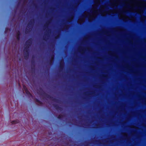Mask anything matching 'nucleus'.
I'll list each match as a JSON object with an SVG mask.
<instances>
[{"label":"nucleus","mask_w":146,"mask_h":146,"mask_svg":"<svg viewBox=\"0 0 146 146\" xmlns=\"http://www.w3.org/2000/svg\"><path fill=\"white\" fill-rule=\"evenodd\" d=\"M42 95L44 96L47 98L56 102H58V101H59L58 100L51 96L50 95L48 94H47L44 92L42 90Z\"/></svg>","instance_id":"nucleus-1"},{"label":"nucleus","mask_w":146,"mask_h":146,"mask_svg":"<svg viewBox=\"0 0 146 146\" xmlns=\"http://www.w3.org/2000/svg\"><path fill=\"white\" fill-rule=\"evenodd\" d=\"M24 57L26 59L28 58L29 56V49L27 47H25L24 50Z\"/></svg>","instance_id":"nucleus-2"},{"label":"nucleus","mask_w":146,"mask_h":146,"mask_svg":"<svg viewBox=\"0 0 146 146\" xmlns=\"http://www.w3.org/2000/svg\"><path fill=\"white\" fill-rule=\"evenodd\" d=\"M23 90L25 91L26 94L28 96H30L31 97H32L33 96L29 91L26 86L23 85Z\"/></svg>","instance_id":"nucleus-3"},{"label":"nucleus","mask_w":146,"mask_h":146,"mask_svg":"<svg viewBox=\"0 0 146 146\" xmlns=\"http://www.w3.org/2000/svg\"><path fill=\"white\" fill-rule=\"evenodd\" d=\"M32 42V39L31 38H30L26 42V47L29 49V47L31 45Z\"/></svg>","instance_id":"nucleus-4"},{"label":"nucleus","mask_w":146,"mask_h":146,"mask_svg":"<svg viewBox=\"0 0 146 146\" xmlns=\"http://www.w3.org/2000/svg\"><path fill=\"white\" fill-rule=\"evenodd\" d=\"M34 23V20H31L27 25V27L28 28L33 25Z\"/></svg>","instance_id":"nucleus-5"},{"label":"nucleus","mask_w":146,"mask_h":146,"mask_svg":"<svg viewBox=\"0 0 146 146\" xmlns=\"http://www.w3.org/2000/svg\"><path fill=\"white\" fill-rule=\"evenodd\" d=\"M53 106L54 108L57 110H61L62 109V108L58 105L53 104Z\"/></svg>","instance_id":"nucleus-6"},{"label":"nucleus","mask_w":146,"mask_h":146,"mask_svg":"<svg viewBox=\"0 0 146 146\" xmlns=\"http://www.w3.org/2000/svg\"><path fill=\"white\" fill-rule=\"evenodd\" d=\"M21 35V33L19 31H18L17 32V34L16 35V38L18 40H19L20 39V36Z\"/></svg>","instance_id":"nucleus-7"},{"label":"nucleus","mask_w":146,"mask_h":146,"mask_svg":"<svg viewBox=\"0 0 146 146\" xmlns=\"http://www.w3.org/2000/svg\"><path fill=\"white\" fill-rule=\"evenodd\" d=\"M19 122V121L18 120H14L12 121L11 123L12 124H15L18 123Z\"/></svg>","instance_id":"nucleus-8"},{"label":"nucleus","mask_w":146,"mask_h":146,"mask_svg":"<svg viewBox=\"0 0 146 146\" xmlns=\"http://www.w3.org/2000/svg\"><path fill=\"white\" fill-rule=\"evenodd\" d=\"M63 64H62L60 62V66H59V69H62L63 68Z\"/></svg>","instance_id":"nucleus-9"},{"label":"nucleus","mask_w":146,"mask_h":146,"mask_svg":"<svg viewBox=\"0 0 146 146\" xmlns=\"http://www.w3.org/2000/svg\"><path fill=\"white\" fill-rule=\"evenodd\" d=\"M35 101L36 102L38 103L39 104H42V102L40 101L39 100L37 99H35Z\"/></svg>","instance_id":"nucleus-10"},{"label":"nucleus","mask_w":146,"mask_h":146,"mask_svg":"<svg viewBox=\"0 0 146 146\" xmlns=\"http://www.w3.org/2000/svg\"><path fill=\"white\" fill-rule=\"evenodd\" d=\"M63 115L61 114H60L58 116L57 118L58 119H61L63 118Z\"/></svg>","instance_id":"nucleus-11"},{"label":"nucleus","mask_w":146,"mask_h":146,"mask_svg":"<svg viewBox=\"0 0 146 146\" xmlns=\"http://www.w3.org/2000/svg\"><path fill=\"white\" fill-rule=\"evenodd\" d=\"M10 30V29H9L8 28L6 27L5 28V31H4L5 33V34H6L7 33L8 31Z\"/></svg>","instance_id":"nucleus-12"},{"label":"nucleus","mask_w":146,"mask_h":146,"mask_svg":"<svg viewBox=\"0 0 146 146\" xmlns=\"http://www.w3.org/2000/svg\"><path fill=\"white\" fill-rule=\"evenodd\" d=\"M31 63L33 64L34 65V66L35 65V61L34 60H31Z\"/></svg>","instance_id":"nucleus-13"},{"label":"nucleus","mask_w":146,"mask_h":146,"mask_svg":"<svg viewBox=\"0 0 146 146\" xmlns=\"http://www.w3.org/2000/svg\"><path fill=\"white\" fill-rule=\"evenodd\" d=\"M129 12L127 11H124L123 12V13L124 14H127L129 13Z\"/></svg>","instance_id":"nucleus-14"},{"label":"nucleus","mask_w":146,"mask_h":146,"mask_svg":"<svg viewBox=\"0 0 146 146\" xmlns=\"http://www.w3.org/2000/svg\"><path fill=\"white\" fill-rule=\"evenodd\" d=\"M29 30L27 29L26 28V29H25V32H26V33L28 32V31H29Z\"/></svg>","instance_id":"nucleus-15"},{"label":"nucleus","mask_w":146,"mask_h":146,"mask_svg":"<svg viewBox=\"0 0 146 146\" xmlns=\"http://www.w3.org/2000/svg\"><path fill=\"white\" fill-rule=\"evenodd\" d=\"M83 17H85V16L84 15H83Z\"/></svg>","instance_id":"nucleus-16"},{"label":"nucleus","mask_w":146,"mask_h":146,"mask_svg":"<svg viewBox=\"0 0 146 146\" xmlns=\"http://www.w3.org/2000/svg\"><path fill=\"white\" fill-rule=\"evenodd\" d=\"M19 86H20V84L19 83Z\"/></svg>","instance_id":"nucleus-17"},{"label":"nucleus","mask_w":146,"mask_h":146,"mask_svg":"<svg viewBox=\"0 0 146 146\" xmlns=\"http://www.w3.org/2000/svg\"><path fill=\"white\" fill-rule=\"evenodd\" d=\"M32 68V69H35L34 68V69H33V68Z\"/></svg>","instance_id":"nucleus-18"},{"label":"nucleus","mask_w":146,"mask_h":146,"mask_svg":"<svg viewBox=\"0 0 146 146\" xmlns=\"http://www.w3.org/2000/svg\"><path fill=\"white\" fill-rule=\"evenodd\" d=\"M55 38H57L56 37H55Z\"/></svg>","instance_id":"nucleus-19"}]
</instances>
